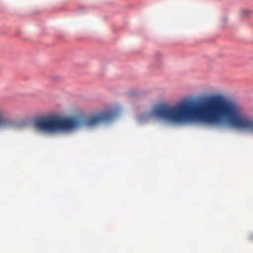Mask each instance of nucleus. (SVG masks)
<instances>
[{
	"mask_svg": "<svg viewBox=\"0 0 253 253\" xmlns=\"http://www.w3.org/2000/svg\"><path fill=\"white\" fill-rule=\"evenodd\" d=\"M150 115L168 122L182 124L200 122L220 125L227 122L232 126L253 131V120L235 103L220 95L211 96L200 101H187L174 106L161 105Z\"/></svg>",
	"mask_w": 253,
	"mask_h": 253,
	"instance_id": "1",
	"label": "nucleus"
},
{
	"mask_svg": "<svg viewBox=\"0 0 253 253\" xmlns=\"http://www.w3.org/2000/svg\"><path fill=\"white\" fill-rule=\"evenodd\" d=\"M117 114L113 111H107L90 116L84 120L78 118H62L47 115L37 119L34 122V127L39 132L45 134H54L69 131L82 126L95 127L111 121Z\"/></svg>",
	"mask_w": 253,
	"mask_h": 253,
	"instance_id": "2",
	"label": "nucleus"
},
{
	"mask_svg": "<svg viewBox=\"0 0 253 253\" xmlns=\"http://www.w3.org/2000/svg\"><path fill=\"white\" fill-rule=\"evenodd\" d=\"M13 123L11 120L0 111V128H6L11 127Z\"/></svg>",
	"mask_w": 253,
	"mask_h": 253,
	"instance_id": "3",
	"label": "nucleus"
}]
</instances>
